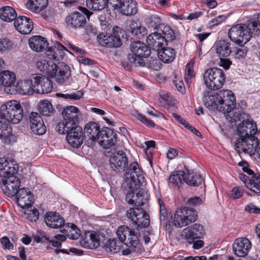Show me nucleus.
I'll use <instances>...</instances> for the list:
<instances>
[{
  "label": "nucleus",
  "instance_id": "18",
  "mask_svg": "<svg viewBox=\"0 0 260 260\" xmlns=\"http://www.w3.org/2000/svg\"><path fill=\"white\" fill-rule=\"evenodd\" d=\"M98 141L104 148H111L117 142V134L110 128L102 129Z\"/></svg>",
  "mask_w": 260,
  "mask_h": 260
},
{
  "label": "nucleus",
  "instance_id": "27",
  "mask_svg": "<svg viewBox=\"0 0 260 260\" xmlns=\"http://www.w3.org/2000/svg\"><path fill=\"white\" fill-rule=\"evenodd\" d=\"M65 51H68L66 47L61 44L57 43L54 46L48 48L45 54L49 59L60 60L63 58Z\"/></svg>",
  "mask_w": 260,
  "mask_h": 260
},
{
  "label": "nucleus",
  "instance_id": "19",
  "mask_svg": "<svg viewBox=\"0 0 260 260\" xmlns=\"http://www.w3.org/2000/svg\"><path fill=\"white\" fill-rule=\"evenodd\" d=\"M204 233L203 227L200 224L195 223L183 230L182 236L187 242L191 244L196 239H200Z\"/></svg>",
  "mask_w": 260,
  "mask_h": 260
},
{
  "label": "nucleus",
  "instance_id": "1",
  "mask_svg": "<svg viewBox=\"0 0 260 260\" xmlns=\"http://www.w3.org/2000/svg\"><path fill=\"white\" fill-rule=\"evenodd\" d=\"M258 131L256 124L252 119L243 120L237 128L240 137L235 142V149L239 153L254 154L258 145V140L254 136Z\"/></svg>",
  "mask_w": 260,
  "mask_h": 260
},
{
  "label": "nucleus",
  "instance_id": "39",
  "mask_svg": "<svg viewBox=\"0 0 260 260\" xmlns=\"http://www.w3.org/2000/svg\"><path fill=\"white\" fill-rule=\"evenodd\" d=\"M64 227L61 230V232L67 235L70 239L76 240L80 237V230L75 225L72 223H67Z\"/></svg>",
  "mask_w": 260,
  "mask_h": 260
},
{
  "label": "nucleus",
  "instance_id": "24",
  "mask_svg": "<svg viewBox=\"0 0 260 260\" xmlns=\"http://www.w3.org/2000/svg\"><path fill=\"white\" fill-rule=\"evenodd\" d=\"M29 121L31 129L35 134L42 135L45 133L46 126L42 117L38 113L31 112L29 117Z\"/></svg>",
  "mask_w": 260,
  "mask_h": 260
},
{
  "label": "nucleus",
  "instance_id": "64",
  "mask_svg": "<svg viewBox=\"0 0 260 260\" xmlns=\"http://www.w3.org/2000/svg\"><path fill=\"white\" fill-rule=\"evenodd\" d=\"M220 61L218 64L220 67H222L225 70H228L231 65L232 64V61L226 57H219Z\"/></svg>",
  "mask_w": 260,
  "mask_h": 260
},
{
  "label": "nucleus",
  "instance_id": "31",
  "mask_svg": "<svg viewBox=\"0 0 260 260\" xmlns=\"http://www.w3.org/2000/svg\"><path fill=\"white\" fill-rule=\"evenodd\" d=\"M216 53L219 57H228L231 53V43L224 40H220L215 44Z\"/></svg>",
  "mask_w": 260,
  "mask_h": 260
},
{
  "label": "nucleus",
  "instance_id": "17",
  "mask_svg": "<svg viewBox=\"0 0 260 260\" xmlns=\"http://www.w3.org/2000/svg\"><path fill=\"white\" fill-rule=\"evenodd\" d=\"M109 163L111 168L115 171H124L127 168V158L125 153L119 150L114 152L110 156Z\"/></svg>",
  "mask_w": 260,
  "mask_h": 260
},
{
  "label": "nucleus",
  "instance_id": "48",
  "mask_svg": "<svg viewBox=\"0 0 260 260\" xmlns=\"http://www.w3.org/2000/svg\"><path fill=\"white\" fill-rule=\"evenodd\" d=\"M193 62H189L185 68V80L187 85L189 86L192 82V79L195 77L193 70Z\"/></svg>",
  "mask_w": 260,
  "mask_h": 260
},
{
  "label": "nucleus",
  "instance_id": "57",
  "mask_svg": "<svg viewBox=\"0 0 260 260\" xmlns=\"http://www.w3.org/2000/svg\"><path fill=\"white\" fill-rule=\"evenodd\" d=\"M243 194V190L239 186H236L233 188L230 193V197L235 200L240 198Z\"/></svg>",
  "mask_w": 260,
  "mask_h": 260
},
{
  "label": "nucleus",
  "instance_id": "4",
  "mask_svg": "<svg viewBox=\"0 0 260 260\" xmlns=\"http://www.w3.org/2000/svg\"><path fill=\"white\" fill-rule=\"evenodd\" d=\"M116 236L121 244L127 247L122 250L123 255H127L133 252H138L141 249L138 233L127 225L119 226L116 230Z\"/></svg>",
  "mask_w": 260,
  "mask_h": 260
},
{
  "label": "nucleus",
  "instance_id": "53",
  "mask_svg": "<svg viewBox=\"0 0 260 260\" xmlns=\"http://www.w3.org/2000/svg\"><path fill=\"white\" fill-rule=\"evenodd\" d=\"M148 197L149 194L146 191L139 188L136 206H141L144 205L147 202Z\"/></svg>",
  "mask_w": 260,
  "mask_h": 260
},
{
  "label": "nucleus",
  "instance_id": "11",
  "mask_svg": "<svg viewBox=\"0 0 260 260\" xmlns=\"http://www.w3.org/2000/svg\"><path fill=\"white\" fill-rule=\"evenodd\" d=\"M80 12H76L71 14L67 18L68 25L72 28H80L85 25L86 23V18H88L92 13L86 8L79 7Z\"/></svg>",
  "mask_w": 260,
  "mask_h": 260
},
{
  "label": "nucleus",
  "instance_id": "14",
  "mask_svg": "<svg viewBox=\"0 0 260 260\" xmlns=\"http://www.w3.org/2000/svg\"><path fill=\"white\" fill-rule=\"evenodd\" d=\"M20 185V181L18 177L10 175L3 178L0 182L1 188L3 192L8 197H14L17 193Z\"/></svg>",
  "mask_w": 260,
  "mask_h": 260
},
{
  "label": "nucleus",
  "instance_id": "30",
  "mask_svg": "<svg viewBox=\"0 0 260 260\" xmlns=\"http://www.w3.org/2000/svg\"><path fill=\"white\" fill-rule=\"evenodd\" d=\"M17 166L13 165L5 159H0V176L5 178L14 175L17 172Z\"/></svg>",
  "mask_w": 260,
  "mask_h": 260
},
{
  "label": "nucleus",
  "instance_id": "36",
  "mask_svg": "<svg viewBox=\"0 0 260 260\" xmlns=\"http://www.w3.org/2000/svg\"><path fill=\"white\" fill-rule=\"evenodd\" d=\"M15 90L20 94H30L34 92L31 81L29 79L19 81L17 83Z\"/></svg>",
  "mask_w": 260,
  "mask_h": 260
},
{
  "label": "nucleus",
  "instance_id": "10",
  "mask_svg": "<svg viewBox=\"0 0 260 260\" xmlns=\"http://www.w3.org/2000/svg\"><path fill=\"white\" fill-rule=\"evenodd\" d=\"M126 217L135 224L142 228L149 225V216L141 208H131L126 211Z\"/></svg>",
  "mask_w": 260,
  "mask_h": 260
},
{
  "label": "nucleus",
  "instance_id": "6",
  "mask_svg": "<svg viewBox=\"0 0 260 260\" xmlns=\"http://www.w3.org/2000/svg\"><path fill=\"white\" fill-rule=\"evenodd\" d=\"M204 81L207 87L211 90L221 88L225 81V75L222 70L213 68L207 70L204 74Z\"/></svg>",
  "mask_w": 260,
  "mask_h": 260
},
{
  "label": "nucleus",
  "instance_id": "40",
  "mask_svg": "<svg viewBox=\"0 0 260 260\" xmlns=\"http://www.w3.org/2000/svg\"><path fill=\"white\" fill-rule=\"evenodd\" d=\"M184 181L190 185L199 186L202 183L203 178L197 172L193 171L188 172L187 174L185 173Z\"/></svg>",
  "mask_w": 260,
  "mask_h": 260
},
{
  "label": "nucleus",
  "instance_id": "3",
  "mask_svg": "<svg viewBox=\"0 0 260 260\" xmlns=\"http://www.w3.org/2000/svg\"><path fill=\"white\" fill-rule=\"evenodd\" d=\"M23 117V109L16 101H10L0 108V137H7L12 132L9 122L19 123Z\"/></svg>",
  "mask_w": 260,
  "mask_h": 260
},
{
  "label": "nucleus",
  "instance_id": "15",
  "mask_svg": "<svg viewBox=\"0 0 260 260\" xmlns=\"http://www.w3.org/2000/svg\"><path fill=\"white\" fill-rule=\"evenodd\" d=\"M124 187L126 189L125 200L131 205L136 206L140 184L133 177L126 178L123 183Z\"/></svg>",
  "mask_w": 260,
  "mask_h": 260
},
{
  "label": "nucleus",
  "instance_id": "12",
  "mask_svg": "<svg viewBox=\"0 0 260 260\" xmlns=\"http://www.w3.org/2000/svg\"><path fill=\"white\" fill-rule=\"evenodd\" d=\"M121 29L116 26L113 28V34L102 33L99 35L98 40L101 45L107 47H117L121 45V42L119 34Z\"/></svg>",
  "mask_w": 260,
  "mask_h": 260
},
{
  "label": "nucleus",
  "instance_id": "26",
  "mask_svg": "<svg viewBox=\"0 0 260 260\" xmlns=\"http://www.w3.org/2000/svg\"><path fill=\"white\" fill-rule=\"evenodd\" d=\"M146 41L150 48L157 51L167 45L166 40L158 31L149 35Z\"/></svg>",
  "mask_w": 260,
  "mask_h": 260
},
{
  "label": "nucleus",
  "instance_id": "51",
  "mask_svg": "<svg viewBox=\"0 0 260 260\" xmlns=\"http://www.w3.org/2000/svg\"><path fill=\"white\" fill-rule=\"evenodd\" d=\"M133 115L147 126L149 127H153L155 126V123L153 121L147 118L144 115L137 111H135L133 113Z\"/></svg>",
  "mask_w": 260,
  "mask_h": 260
},
{
  "label": "nucleus",
  "instance_id": "25",
  "mask_svg": "<svg viewBox=\"0 0 260 260\" xmlns=\"http://www.w3.org/2000/svg\"><path fill=\"white\" fill-rule=\"evenodd\" d=\"M14 26L19 32L26 35L31 31L33 22L30 18L26 16H19L14 22Z\"/></svg>",
  "mask_w": 260,
  "mask_h": 260
},
{
  "label": "nucleus",
  "instance_id": "62",
  "mask_svg": "<svg viewBox=\"0 0 260 260\" xmlns=\"http://www.w3.org/2000/svg\"><path fill=\"white\" fill-rule=\"evenodd\" d=\"M148 66L154 70H158L160 69V62L157 59L150 58L148 62Z\"/></svg>",
  "mask_w": 260,
  "mask_h": 260
},
{
  "label": "nucleus",
  "instance_id": "7",
  "mask_svg": "<svg viewBox=\"0 0 260 260\" xmlns=\"http://www.w3.org/2000/svg\"><path fill=\"white\" fill-rule=\"evenodd\" d=\"M79 114V109L75 106H70L64 108L62 111L63 121L57 124L56 131L58 133H63L66 128L68 129L73 126H78L77 123Z\"/></svg>",
  "mask_w": 260,
  "mask_h": 260
},
{
  "label": "nucleus",
  "instance_id": "8",
  "mask_svg": "<svg viewBox=\"0 0 260 260\" xmlns=\"http://www.w3.org/2000/svg\"><path fill=\"white\" fill-rule=\"evenodd\" d=\"M197 217V212L193 209L185 207L175 211L173 222L176 227H182L194 222Z\"/></svg>",
  "mask_w": 260,
  "mask_h": 260
},
{
  "label": "nucleus",
  "instance_id": "41",
  "mask_svg": "<svg viewBox=\"0 0 260 260\" xmlns=\"http://www.w3.org/2000/svg\"><path fill=\"white\" fill-rule=\"evenodd\" d=\"M246 186L255 193L260 192V174H254L246 183Z\"/></svg>",
  "mask_w": 260,
  "mask_h": 260
},
{
  "label": "nucleus",
  "instance_id": "34",
  "mask_svg": "<svg viewBox=\"0 0 260 260\" xmlns=\"http://www.w3.org/2000/svg\"><path fill=\"white\" fill-rule=\"evenodd\" d=\"M157 52L159 59L165 63L172 62L175 58L176 53L174 49L170 47L165 48L164 47Z\"/></svg>",
  "mask_w": 260,
  "mask_h": 260
},
{
  "label": "nucleus",
  "instance_id": "60",
  "mask_svg": "<svg viewBox=\"0 0 260 260\" xmlns=\"http://www.w3.org/2000/svg\"><path fill=\"white\" fill-rule=\"evenodd\" d=\"M1 242L3 248L5 249L12 250L13 249V244L7 237H3L1 239Z\"/></svg>",
  "mask_w": 260,
  "mask_h": 260
},
{
  "label": "nucleus",
  "instance_id": "46",
  "mask_svg": "<svg viewBox=\"0 0 260 260\" xmlns=\"http://www.w3.org/2000/svg\"><path fill=\"white\" fill-rule=\"evenodd\" d=\"M157 31L160 32V35L166 40V43L172 41L175 39L174 32L168 25L162 24Z\"/></svg>",
  "mask_w": 260,
  "mask_h": 260
},
{
  "label": "nucleus",
  "instance_id": "45",
  "mask_svg": "<svg viewBox=\"0 0 260 260\" xmlns=\"http://www.w3.org/2000/svg\"><path fill=\"white\" fill-rule=\"evenodd\" d=\"M145 22L148 26L157 30L162 25L160 17L157 15H150L145 18Z\"/></svg>",
  "mask_w": 260,
  "mask_h": 260
},
{
  "label": "nucleus",
  "instance_id": "20",
  "mask_svg": "<svg viewBox=\"0 0 260 260\" xmlns=\"http://www.w3.org/2000/svg\"><path fill=\"white\" fill-rule=\"evenodd\" d=\"M102 238V236L94 231H87L82 236L80 244L86 248L94 249L100 246Z\"/></svg>",
  "mask_w": 260,
  "mask_h": 260
},
{
  "label": "nucleus",
  "instance_id": "35",
  "mask_svg": "<svg viewBox=\"0 0 260 260\" xmlns=\"http://www.w3.org/2000/svg\"><path fill=\"white\" fill-rule=\"evenodd\" d=\"M16 81L15 74L9 70L4 71L0 73V84L5 87L12 86Z\"/></svg>",
  "mask_w": 260,
  "mask_h": 260
},
{
  "label": "nucleus",
  "instance_id": "50",
  "mask_svg": "<svg viewBox=\"0 0 260 260\" xmlns=\"http://www.w3.org/2000/svg\"><path fill=\"white\" fill-rule=\"evenodd\" d=\"M185 172L183 171H178L175 172L171 175L169 177V180L170 183L174 184H178L181 183L182 181H184Z\"/></svg>",
  "mask_w": 260,
  "mask_h": 260
},
{
  "label": "nucleus",
  "instance_id": "42",
  "mask_svg": "<svg viewBox=\"0 0 260 260\" xmlns=\"http://www.w3.org/2000/svg\"><path fill=\"white\" fill-rule=\"evenodd\" d=\"M122 244L115 239H109L105 244V248L107 252L113 253H118L121 250Z\"/></svg>",
  "mask_w": 260,
  "mask_h": 260
},
{
  "label": "nucleus",
  "instance_id": "9",
  "mask_svg": "<svg viewBox=\"0 0 260 260\" xmlns=\"http://www.w3.org/2000/svg\"><path fill=\"white\" fill-rule=\"evenodd\" d=\"M132 54H129V61L135 65H141L143 62L142 58L147 57L150 54V50L143 43L135 42L131 44Z\"/></svg>",
  "mask_w": 260,
  "mask_h": 260
},
{
  "label": "nucleus",
  "instance_id": "43",
  "mask_svg": "<svg viewBox=\"0 0 260 260\" xmlns=\"http://www.w3.org/2000/svg\"><path fill=\"white\" fill-rule=\"evenodd\" d=\"M108 0H86L87 8L93 11H102L107 6Z\"/></svg>",
  "mask_w": 260,
  "mask_h": 260
},
{
  "label": "nucleus",
  "instance_id": "21",
  "mask_svg": "<svg viewBox=\"0 0 260 260\" xmlns=\"http://www.w3.org/2000/svg\"><path fill=\"white\" fill-rule=\"evenodd\" d=\"M251 248V243L246 238H237L233 244L234 253L238 257H245Z\"/></svg>",
  "mask_w": 260,
  "mask_h": 260
},
{
  "label": "nucleus",
  "instance_id": "49",
  "mask_svg": "<svg viewBox=\"0 0 260 260\" xmlns=\"http://www.w3.org/2000/svg\"><path fill=\"white\" fill-rule=\"evenodd\" d=\"M131 31L132 34L137 38L140 39L147 34V30L145 26L141 25L134 24L131 25Z\"/></svg>",
  "mask_w": 260,
  "mask_h": 260
},
{
  "label": "nucleus",
  "instance_id": "54",
  "mask_svg": "<svg viewBox=\"0 0 260 260\" xmlns=\"http://www.w3.org/2000/svg\"><path fill=\"white\" fill-rule=\"evenodd\" d=\"M12 44L11 41L7 39H0V52H3L10 50L12 48Z\"/></svg>",
  "mask_w": 260,
  "mask_h": 260
},
{
  "label": "nucleus",
  "instance_id": "38",
  "mask_svg": "<svg viewBox=\"0 0 260 260\" xmlns=\"http://www.w3.org/2000/svg\"><path fill=\"white\" fill-rule=\"evenodd\" d=\"M48 5V0H28L27 7L31 11L39 13L44 9Z\"/></svg>",
  "mask_w": 260,
  "mask_h": 260
},
{
  "label": "nucleus",
  "instance_id": "33",
  "mask_svg": "<svg viewBox=\"0 0 260 260\" xmlns=\"http://www.w3.org/2000/svg\"><path fill=\"white\" fill-rule=\"evenodd\" d=\"M84 131L89 139L94 141L99 139L102 129H100V126L98 123L90 122L85 125Z\"/></svg>",
  "mask_w": 260,
  "mask_h": 260
},
{
  "label": "nucleus",
  "instance_id": "29",
  "mask_svg": "<svg viewBox=\"0 0 260 260\" xmlns=\"http://www.w3.org/2000/svg\"><path fill=\"white\" fill-rule=\"evenodd\" d=\"M30 48L36 52H41L47 47L48 43L46 39L41 36H34L28 40Z\"/></svg>",
  "mask_w": 260,
  "mask_h": 260
},
{
  "label": "nucleus",
  "instance_id": "16",
  "mask_svg": "<svg viewBox=\"0 0 260 260\" xmlns=\"http://www.w3.org/2000/svg\"><path fill=\"white\" fill-rule=\"evenodd\" d=\"M54 70L50 76L53 75L55 80L59 84H68L71 75L70 67L64 63L60 62L57 66L55 64Z\"/></svg>",
  "mask_w": 260,
  "mask_h": 260
},
{
  "label": "nucleus",
  "instance_id": "58",
  "mask_svg": "<svg viewBox=\"0 0 260 260\" xmlns=\"http://www.w3.org/2000/svg\"><path fill=\"white\" fill-rule=\"evenodd\" d=\"M83 92L81 90H79L73 93L62 94V97L67 99L77 100L80 99L83 96Z\"/></svg>",
  "mask_w": 260,
  "mask_h": 260
},
{
  "label": "nucleus",
  "instance_id": "13",
  "mask_svg": "<svg viewBox=\"0 0 260 260\" xmlns=\"http://www.w3.org/2000/svg\"><path fill=\"white\" fill-rule=\"evenodd\" d=\"M60 134H67L66 140L68 143L74 148H78L83 142L82 129L79 126H74L64 131Z\"/></svg>",
  "mask_w": 260,
  "mask_h": 260
},
{
  "label": "nucleus",
  "instance_id": "47",
  "mask_svg": "<svg viewBox=\"0 0 260 260\" xmlns=\"http://www.w3.org/2000/svg\"><path fill=\"white\" fill-rule=\"evenodd\" d=\"M52 90V84L51 81L45 77L44 78L41 85L39 86L38 89H35V92L41 94H46L50 92Z\"/></svg>",
  "mask_w": 260,
  "mask_h": 260
},
{
  "label": "nucleus",
  "instance_id": "44",
  "mask_svg": "<svg viewBox=\"0 0 260 260\" xmlns=\"http://www.w3.org/2000/svg\"><path fill=\"white\" fill-rule=\"evenodd\" d=\"M39 110L43 116H50L53 113L52 106L48 100H42L39 104Z\"/></svg>",
  "mask_w": 260,
  "mask_h": 260
},
{
  "label": "nucleus",
  "instance_id": "28",
  "mask_svg": "<svg viewBox=\"0 0 260 260\" xmlns=\"http://www.w3.org/2000/svg\"><path fill=\"white\" fill-rule=\"evenodd\" d=\"M45 221L51 228H61V230L65 225L63 218L58 214L54 212L47 213L45 217Z\"/></svg>",
  "mask_w": 260,
  "mask_h": 260
},
{
  "label": "nucleus",
  "instance_id": "56",
  "mask_svg": "<svg viewBox=\"0 0 260 260\" xmlns=\"http://www.w3.org/2000/svg\"><path fill=\"white\" fill-rule=\"evenodd\" d=\"M252 24L253 26V31L256 35H258L260 32V12L257 14L256 18H252Z\"/></svg>",
  "mask_w": 260,
  "mask_h": 260
},
{
  "label": "nucleus",
  "instance_id": "32",
  "mask_svg": "<svg viewBox=\"0 0 260 260\" xmlns=\"http://www.w3.org/2000/svg\"><path fill=\"white\" fill-rule=\"evenodd\" d=\"M35 66L40 72L50 75L51 72L54 70L55 63L42 58H37L35 60Z\"/></svg>",
  "mask_w": 260,
  "mask_h": 260
},
{
  "label": "nucleus",
  "instance_id": "52",
  "mask_svg": "<svg viewBox=\"0 0 260 260\" xmlns=\"http://www.w3.org/2000/svg\"><path fill=\"white\" fill-rule=\"evenodd\" d=\"M46 77L39 74L32 75L29 79L30 81L32 84V87L35 91V89H38L39 86L41 85L42 82H43L44 78Z\"/></svg>",
  "mask_w": 260,
  "mask_h": 260
},
{
  "label": "nucleus",
  "instance_id": "55",
  "mask_svg": "<svg viewBox=\"0 0 260 260\" xmlns=\"http://www.w3.org/2000/svg\"><path fill=\"white\" fill-rule=\"evenodd\" d=\"M129 168L131 171V176L129 178L133 177L134 180H135L134 174H135L138 177L141 174V170L138 164L136 161L133 162L131 164Z\"/></svg>",
  "mask_w": 260,
  "mask_h": 260
},
{
  "label": "nucleus",
  "instance_id": "2",
  "mask_svg": "<svg viewBox=\"0 0 260 260\" xmlns=\"http://www.w3.org/2000/svg\"><path fill=\"white\" fill-rule=\"evenodd\" d=\"M203 102L208 109L216 110L224 114L230 113L236 105L234 93L228 89H222L216 93L206 90L204 92Z\"/></svg>",
  "mask_w": 260,
  "mask_h": 260
},
{
  "label": "nucleus",
  "instance_id": "5",
  "mask_svg": "<svg viewBox=\"0 0 260 260\" xmlns=\"http://www.w3.org/2000/svg\"><path fill=\"white\" fill-rule=\"evenodd\" d=\"M252 21L250 19L247 24L239 23L233 25L228 31V36L235 43L243 46L248 42L252 37L253 31Z\"/></svg>",
  "mask_w": 260,
  "mask_h": 260
},
{
  "label": "nucleus",
  "instance_id": "22",
  "mask_svg": "<svg viewBox=\"0 0 260 260\" xmlns=\"http://www.w3.org/2000/svg\"><path fill=\"white\" fill-rule=\"evenodd\" d=\"M115 8L126 16H132L138 12V6L133 0H120L115 4Z\"/></svg>",
  "mask_w": 260,
  "mask_h": 260
},
{
  "label": "nucleus",
  "instance_id": "63",
  "mask_svg": "<svg viewBox=\"0 0 260 260\" xmlns=\"http://www.w3.org/2000/svg\"><path fill=\"white\" fill-rule=\"evenodd\" d=\"M245 211L250 213L260 214V208L255 206L252 203L247 205L245 207Z\"/></svg>",
  "mask_w": 260,
  "mask_h": 260
},
{
  "label": "nucleus",
  "instance_id": "59",
  "mask_svg": "<svg viewBox=\"0 0 260 260\" xmlns=\"http://www.w3.org/2000/svg\"><path fill=\"white\" fill-rule=\"evenodd\" d=\"M26 214L27 215V218L31 221H36L39 218L38 211L35 209L27 210Z\"/></svg>",
  "mask_w": 260,
  "mask_h": 260
},
{
  "label": "nucleus",
  "instance_id": "37",
  "mask_svg": "<svg viewBox=\"0 0 260 260\" xmlns=\"http://www.w3.org/2000/svg\"><path fill=\"white\" fill-rule=\"evenodd\" d=\"M15 10L10 6H5L0 9V18L6 22H11L16 19Z\"/></svg>",
  "mask_w": 260,
  "mask_h": 260
},
{
  "label": "nucleus",
  "instance_id": "23",
  "mask_svg": "<svg viewBox=\"0 0 260 260\" xmlns=\"http://www.w3.org/2000/svg\"><path fill=\"white\" fill-rule=\"evenodd\" d=\"M18 205L22 208H28L31 206L33 197L28 189L21 188L15 194Z\"/></svg>",
  "mask_w": 260,
  "mask_h": 260
},
{
  "label": "nucleus",
  "instance_id": "61",
  "mask_svg": "<svg viewBox=\"0 0 260 260\" xmlns=\"http://www.w3.org/2000/svg\"><path fill=\"white\" fill-rule=\"evenodd\" d=\"M226 19V17L223 15H219L215 17L212 20L209 22V25L210 26H216L221 24Z\"/></svg>",
  "mask_w": 260,
  "mask_h": 260
}]
</instances>
